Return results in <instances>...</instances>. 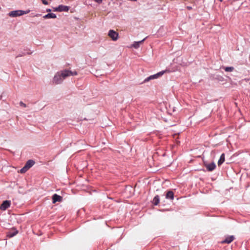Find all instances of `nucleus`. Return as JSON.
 <instances>
[{
  "label": "nucleus",
  "instance_id": "f257e3e1",
  "mask_svg": "<svg viewBox=\"0 0 250 250\" xmlns=\"http://www.w3.org/2000/svg\"><path fill=\"white\" fill-rule=\"evenodd\" d=\"M65 70L57 72L54 76L53 83L56 84L61 83L67 76H65Z\"/></svg>",
  "mask_w": 250,
  "mask_h": 250
},
{
  "label": "nucleus",
  "instance_id": "f03ea898",
  "mask_svg": "<svg viewBox=\"0 0 250 250\" xmlns=\"http://www.w3.org/2000/svg\"><path fill=\"white\" fill-rule=\"evenodd\" d=\"M30 12V10H28L26 11L18 10L15 11H12L9 13L8 15L11 17H16L20 16L27 14Z\"/></svg>",
  "mask_w": 250,
  "mask_h": 250
},
{
  "label": "nucleus",
  "instance_id": "7ed1b4c3",
  "mask_svg": "<svg viewBox=\"0 0 250 250\" xmlns=\"http://www.w3.org/2000/svg\"><path fill=\"white\" fill-rule=\"evenodd\" d=\"M108 35L114 41H116L118 39V33L113 30H110L108 32Z\"/></svg>",
  "mask_w": 250,
  "mask_h": 250
},
{
  "label": "nucleus",
  "instance_id": "20e7f679",
  "mask_svg": "<svg viewBox=\"0 0 250 250\" xmlns=\"http://www.w3.org/2000/svg\"><path fill=\"white\" fill-rule=\"evenodd\" d=\"M165 72H166L165 71H162L157 73L156 74L151 75L149 77H148V78H147L145 80V82H148L149 80H152V79L158 78L160 76H162L165 73Z\"/></svg>",
  "mask_w": 250,
  "mask_h": 250
},
{
  "label": "nucleus",
  "instance_id": "39448f33",
  "mask_svg": "<svg viewBox=\"0 0 250 250\" xmlns=\"http://www.w3.org/2000/svg\"><path fill=\"white\" fill-rule=\"evenodd\" d=\"M69 7L65 5H60L59 6L54 8V11H59V12H62V11H65L67 12L69 10Z\"/></svg>",
  "mask_w": 250,
  "mask_h": 250
},
{
  "label": "nucleus",
  "instance_id": "423d86ee",
  "mask_svg": "<svg viewBox=\"0 0 250 250\" xmlns=\"http://www.w3.org/2000/svg\"><path fill=\"white\" fill-rule=\"evenodd\" d=\"M10 201L5 200L3 201L0 205V209L2 210H5L10 207Z\"/></svg>",
  "mask_w": 250,
  "mask_h": 250
},
{
  "label": "nucleus",
  "instance_id": "0eeeda50",
  "mask_svg": "<svg viewBox=\"0 0 250 250\" xmlns=\"http://www.w3.org/2000/svg\"><path fill=\"white\" fill-rule=\"evenodd\" d=\"M205 166L208 171H211L216 167V165L214 162L211 163H204Z\"/></svg>",
  "mask_w": 250,
  "mask_h": 250
},
{
  "label": "nucleus",
  "instance_id": "6e6552de",
  "mask_svg": "<svg viewBox=\"0 0 250 250\" xmlns=\"http://www.w3.org/2000/svg\"><path fill=\"white\" fill-rule=\"evenodd\" d=\"M234 240V236L233 235H231L227 237L224 240H223L221 242L222 244L227 243L229 244L231 242H232Z\"/></svg>",
  "mask_w": 250,
  "mask_h": 250
},
{
  "label": "nucleus",
  "instance_id": "1a4fd4ad",
  "mask_svg": "<svg viewBox=\"0 0 250 250\" xmlns=\"http://www.w3.org/2000/svg\"><path fill=\"white\" fill-rule=\"evenodd\" d=\"M62 197L57 194H54L52 196L53 203H55L57 202H61L62 201Z\"/></svg>",
  "mask_w": 250,
  "mask_h": 250
},
{
  "label": "nucleus",
  "instance_id": "9d476101",
  "mask_svg": "<svg viewBox=\"0 0 250 250\" xmlns=\"http://www.w3.org/2000/svg\"><path fill=\"white\" fill-rule=\"evenodd\" d=\"M65 76H74L77 75V72L76 71H71L68 70H65V74H64Z\"/></svg>",
  "mask_w": 250,
  "mask_h": 250
},
{
  "label": "nucleus",
  "instance_id": "9b49d317",
  "mask_svg": "<svg viewBox=\"0 0 250 250\" xmlns=\"http://www.w3.org/2000/svg\"><path fill=\"white\" fill-rule=\"evenodd\" d=\"M166 198L167 199H170L171 200H173L174 199V193L172 191H168L167 192L166 196Z\"/></svg>",
  "mask_w": 250,
  "mask_h": 250
},
{
  "label": "nucleus",
  "instance_id": "f8f14e48",
  "mask_svg": "<svg viewBox=\"0 0 250 250\" xmlns=\"http://www.w3.org/2000/svg\"><path fill=\"white\" fill-rule=\"evenodd\" d=\"M145 40V38L142 40L141 41L139 42H133V43L132 44V46L133 47L135 48H138L141 43H142Z\"/></svg>",
  "mask_w": 250,
  "mask_h": 250
},
{
  "label": "nucleus",
  "instance_id": "ddd939ff",
  "mask_svg": "<svg viewBox=\"0 0 250 250\" xmlns=\"http://www.w3.org/2000/svg\"><path fill=\"white\" fill-rule=\"evenodd\" d=\"M57 16L56 14L54 13H48L47 14L44 15L43 16V18L45 19H55L56 18Z\"/></svg>",
  "mask_w": 250,
  "mask_h": 250
},
{
  "label": "nucleus",
  "instance_id": "4468645a",
  "mask_svg": "<svg viewBox=\"0 0 250 250\" xmlns=\"http://www.w3.org/2000/svg\"><path fill=\"white\" fill-rule=\"evenodd\" d=\"M35 164V162L32 160H28L25 164V166L29 169L31 167Z\"/></svg>",
  "mask_w": 250,
  "mask_h": 250
},
{
  "label": "nucleus",
  "instance_id": "2eb2a0df",
  "mask_svg": "<svg viewBox=\"0 0 250 250\" xmlns=\"http://www.w3.org/2000/svg\"><path fill=\"white\" fill-rule=\"evenodd\" d=\"M225 161V154L223 153L220 156L219 160L218 161V165L219 166L221 165Z\"/></svg>",
  "mask_w": 250,
  "mask_h": 250
},
{
  "label": "nucleus",
  "instance_id": "dca6fc26",
  "mask_svg": "<svg viewBox=\"0 0 250 250\" xmlns=\"http://www.w3.org/2000/svg\"><path fill=\"white\" fill-rule=\"evenodd\" d=\"M160 202V198L159 196L158 195H156L154 197V198L153 199V204L156 206L158 205Z\"/></svg>",
  "mask_w": 250,
  "mask_h": 250
},
{
  "label": "nucleus",
  "instance_id": "f3484780",
  "mask_svg": "<svg viewBox=\"0 0 250 250\" xmlns=\"http://www.w3.org/2000/svg\"><path fill=\"white\" fill-rule=\"evenodd\" d=\"M18 233L17 231H14L13 232H8L7 233V237L9 238H11L14 236L16 235Z\"/></svg>",
  "mask_w": 250,
  "mask_h": 250
},
{
  "label": "nucleus",
  "instance_id": "a211bd4d",
  "mask_svg": "<svg viewBox=\"0 0 250 250\" xmlns=\"http://www.w3.org/2000/svg\"><path fill=\"white\" fill-rule=\"evenodd\" d=\"M29 168L25 165L21 169H20V172L21 173H24L26 172Z\"/></svg>",
  "mask_w": 250,
  "mask_h": 250
},
{
  "label": "nucleus",
  "instance_id": "6ab92c4d",
  "mask_svg": "<svg viewBox=\"0 0 250 250\" xmlns=\"http://www.w3.org/2000/svg\"><path fill=\"white\" fill-rule=\"evenodd\" d=\"M234 68L233 67H226L225 68V70L226 72H231L233 70Z\"/></svg>",
  "mask_w": 250,
  "mask_h": 250
},
{
  "label": "nucleus",
  "instance_id": "aec40b11",
  "mask_svg": "<svg viewBox=\"0 0 250 250\" xmlns=\"http://www.w3.org/2000/svg\"><path fill=\"white\" fill-rule=\"evenodd\" d=\"M20 105L21 106H23L24 107H26V104H25L24 103H23L22 102H20Z\"/></svg>",
  "mask_w": 250,
  "mask_h": 250
},
{
  "label": "nucleus",
  "instance_id": "412c9836",
  "mask_svg": "<svg viewBox=\"0 0 250 250\" xmlns=\"http://www.w3.org/2000/svg\"><path fill=\"white\" fill-rule=\"evenodd\" d=\"M42 2L44 4V5H48V2H47V1L46 0H41Z\"/></svg>",
  "mask_w": 250,
  "mask_h": 250
},
{
  "label": "nucleus",
  "instance_id": "4be33fe9",
  "mask_svg": "<svg viewBox=\"0 0 250 250\" xmlns=\"http://www.w3.org/2000/svg\"><path fill=\"white\" fill-rule=\"evenodd\" d=\"M24 55H25V54H20V55H18L16 57L17 58V57H21V56H23Z\"/></svg>",
  "mask_w": 250,
  "mask_h": 250
},
{
  "label": "nucleus",
  "instance_id": "5701e85b",
  "mask_svg": "<svg viewBox=\"0 0 250 250\" xmlns=\"http://www.w3.org/2000/svg\"><path fill=\"white\" fill-rule=\"evenodd\" d=\"M187 8L189 10L192 9V7L191 6H187Z\"/></svg>",
  "mask_w": 250,
  "mask_h": 250
},
{
  "label": "nucleus",
  "instance_id": "b1692460",
  "mask_svg": "<svg viewBox=\"0 0 250 250\" xmlns=\"http://www.w3.org/2000/svg\"><path fill=\"white\" fill-rule=\"evenodd\" d=\"M46 12H51V9H46Z\"/></svg>",
  "mask_w": 250,
  "mask_h": 250
},
{
  "label": "nucleus",
  "instance_id": "393cba45",
  "mask_svg": "<svg viewBox=\"0 0 250 250\" xmlns=\"http://www.w3.org/2000/svg\"><path fill=\"white\" fill-rule=\"evenodd\" d=\"M40 14H36V15H35V16L38 17V16H40Z\"/></svg>",
  "mask_w": 250,
  "mask_h": 250
}]
</instances>
